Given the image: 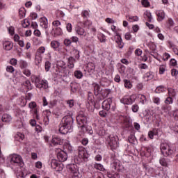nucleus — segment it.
Wrapping results in <instances>:
<instances>
[{"instance_id":"obj_1","label":"nucleus","mask_w":178,"mask_h":178,"mask_svg":"<svg viewBox=\"0 0 178 178\" xmlns=\"http://www.w3.org/2000/svg\"><path fill=\"white\" fill-rule=\"evenodd\" d=\"M73 123V118L72 115H67L63 118V124L59 127V131L61 134H67L72 131L73 127L72 124Z\"/></svg>"},{"instance_id":"obj_2","label":"nucleus","mask_w":178,"mask_h":178,"mask_svg":"<svg viewBox=\"0 0 178 178\" xmlns=\"http://www.w3.org/2000/svg\"><path fill=\"white\" fill-rule=\"evenodd\" d=\"M76 122L78 123V129L80 131L84 133L87 130V116L83 113H80L76 117Z\"/></svg>"},{"instance_id":"obj_3","label":"nucleus","mask_w":178,"mask_h":178,"mask_svg":"<svg viewBox=\"0 0 178 178\" xmlns=\"http://www.w3.org/2000/svg\"><path fill=\"white\" fill-rule=\"evenodd\" d=\"M31 81L35 83L37 88H43L44 90H47V88H48V81L41 79L38 76H32Z\"/></svg>"},{"instance_id":"obj_4","label":"nucleus","mask_w":178,"mask_h":178,"mask_svg":"<svg viewBox=\"0 0 178 178\" xmlns=\"http://www.w3.org/2000/svg\"><path fill=\"white\" fill-rule=\"evenodd\" d=\"M161 154H163L164 156H170V155H173L175 154L173 145L168 143H161Z\"/></svg>"},{"instance_id":"obj_5","label":"nucleus","mask_w":178,"mask_h":178,"mask_svg":"<svg viewBox=\"0 0 178 178\" xmlns=\"http://www.w3.org/2000/svg\"><path fill=\"white\" fill-rule=\"evenodd\" d=\"M90 155L86 148L79 146L78 147V163H81V162H87L88 161Z\"/></svg>"},{"instance_id":"obj_6","label":"nucleus","mask_w":178,"mask_h":178,"mask_svg":"<svg viewBox=\"0 0 178 178\" xmlns=\"http://www.w3.org/2000/svg\"><path fill=\"white\" fill-rule=\"evenodd\" d=\"M137 99V95L133 94L131 96L125 95L120 99L121 104L123 105H131Z\"/></svg>"},{"instance_id":"obj_7","label":"nucleus","mask_w":178,"mask_h":178,"mask_svg":"<svg viewBox=\"0 0 178 178\" xmlns=\"http://www.w3.org/2000/svg\"><path fill=\"white\" fill-rule=\"evenodd\" d=\"M67 170L71 173V176H80V171L77 164H69L67 165Z\"/></svg>"},{"instance_id":"obj_8","label":"nucleus","mask_w":178,"mask_h":178,"mask_svg":"<svg viewBox=\"0 0 178 178\" xmlns=\"http://www.w3.org/2000/svg\"><path fill=\"white\" fill-rule=\"evenodd\" d=\"M107 141L111 149H116V148L119 147V143H118V137H115L113 135L108 136Z\"/></svg>"},{"instance_id":"obj_9","label":"nucleus","mask_w":178,"mask_h":178,"mask_svg":"<svg viewBox=\"0 0 178 178\" xmlns=\"http://www.w3.org/2000/svg\"><path fill=\"white\" fill-rule=\"evenodd\" d=\"M15 116H17V118H19L21 120V126L24 124V122H23L24 119L29 120V118H27V111L24 110H17L15 112Z\"/></svg>"},{"instance_id":"obj_10","label":"nucleus","mask_w":178,"mask_h":178,"mask_svg":"<svg viewBox=\"0 0 178 178\" xmlns=\"http://www.w3.org/2000/svg\"><path fill=\"white\" fill-rule=\"evenodd\" d=\"M10 163L13 165H22L23 163V159L20 155L12 154L10 156Z\"/></svg>"},{"instance_id":"obj_11","label":"nucleus","mask_w":178,"mask_h":178,"mask_svg":"<svg viewBox=\"0 0 178 178\" xmlns=\"http://www.w3.org/2000/svg\"><path fill=\"white\" fill-rule=\"evenodd\" d=\"M21 90L24 92H27L29 90H33V85L31 84V82L29 80L25 81L21 85Z\"/></svg>"},{"instance_id":"obj_12","label":"nucleus","mask_w":178,"mask_h":178,"mask_svg":"<svg viewBox=\"0 0 178 178\" xmlns=\"http://www.w3.org/2000/svg\"><path fill=\"white\" fill-rule=\"evenodd\" d=\"M162 113L165 116H172L173 112H172V106L169 105H164L161 107Z\"/></svg>"},{"instance_id":"obj_13","label":"nucleus","mask_w":178,"mask_h":178,"mask_svg":"<svg viewBox=\"0 0 178 178\" xmlns=\"http://www.w3.org/2000/svg\"><path fill=\"white\" fill-rule=\"evenodd\" d=\"M57 158L60 162L67 161V153L63 150H60L57 154Z\"/></svg>"},{"instance_id":"obj_14","label":"nucleus","mask_w":178,"mask_h":178,"mask_svg":"<svg viewBox=\"0 0 178 178\" xmlns=\"http://www.w3.org/2000/svg\"><path fill=\"white\" fill-rule=\"evenodd\" d=\"M75 31L78 35H81L82 37H88V33H87L84 29L79 26L75 27Z\"/></svg>"},{"instance_id":"obj_15","label":"nucleus","mask_w":178,"mask_h":178,"mask_svg":"<svg viewBox=\"0 0 178 178\" xmlns=\"http://www.w3.org/2000/svg\"><path fill=\"white\" fill-rule=\"evenodd\" d=\"M93 88H94V94L95 95H99L101 94L102 95V88H101V86L97 83H93L92 84Z\"/></svg>"},{"instance_id":"obj_16","label":"nucleus","mask_w":178,"mask_h":178,"mask_svg":"<svg viewBox=\"0 0 178 178\" xmlns=\"http://www.w3.org/2000/svg\"><path fill=\"white\" fill-rule=\"evenodd\" d=\"M53 145H62L63 144V140L59 136H54L51 140Z\"/></svg>"},{"instance_id":"obj_17","label":"nucleus","mask_w":178,"mask_h":178,"mask_svg":"<svg viewBox=\"0 0 178 178\" xmlns=\"http://www.w3.org/2000/svg\"><path fill=\"white\" fill-rule=\"evenodd\" d=\"M51 33L54 37H59V35H62L63 34V31L60 27L53 28Z\"/></svg>"},{"instance_id":"obj_18","label":"nucleus","mask_w":178,"mask_h":178,"mask_svg":"<svg viewBox=\"0 0 178 178\" xmlns=\"http://www.w3.org/2000/svg\"><path fill=\"white\" fill-rule=\"evenodd\" d=\"M3 47L6 51H10V49L13 48V42L8 40H5L3 42Z\"/></svg>"},{"instance_id":"obj_19","label":"nucleus","mask_w":178,"mask_h":178,"mask_svg":"<svg viewBox=\"0 0 178 178\" xmlns=\"http://www.w3.org/2000/svg\"><path fill=\"white\" fill-rule=\"evenodd\" d=\"M40 26H42V29H44V30H47V29H48V19H47V17H41L40 19Z\"/></svg>"},{"instance_id":"obj_20","label":"nucleus","mask_w":178,"mask_h":178,"mask_svg":"<svg viewBox=\"0 0 178 178\" xmlns=\"http://www.w3.org/2000/svg\"><path fill=\"white\" fill-rule=\"evenodd\" d=\"M111 104H112V99H108L107 100H104L102 103L103 109L109 111V109H111Z\"/></svg>"},{"instance_id":"obj_21","label":"nucleus","mask_w":178,"mask_h":178,"mask_svg":"<svg viewBox=\"0 0 178 178\" xmlns=\"http://www.w3.org/2000/svg\"><path fill=\"white\" fill-rule=\"evenodd\" d=\"M12 115L8 113L3 114L1 117V120L2 122H4V123H10V122H12Z\"/></svg>"},{"instance_id":"obj_22","label":"nucleus","mask_w":178,"mask_h":178,"mask_svg":"<svg viewBox=\"0 0 178 178\" xmlns=\"http://www.w3.org/2000/svg\"><path fill=\"white\" fill-rule=\"evenodd\" d=\"M126 18L128 20V22H130V23H133L134 22H138V20H140V18L137 15H126Z\"/></svg>"},{"instance_id":"obj_23","label":"nucleus","mask_w":178,"mask_h":178,"mask_svg":"<svg viewBox=\"0 0 178 178\" xmlns=\"http://www.w3.org/2000/svg\"><path fill=\"white\" fill-rule=\"evenodd\" d=\"M51 47L54 51H58V48L60 47V42H59V41L53 40L51 42Z\"/></svg>"},{"instance_id":"obj_24","label":"nucleus","mask_w":178,"mask_h":178,"mask_svg":"<svg viewBox=\"0 0 178 178\" xmlns=\"http://www.w3.org/2000/svg\"><path fill=\"white\" fill-rule=\"evenodd\" d=\"M156 15L158 16V21L162 22L165 19V12L163 10L156 11Z\"/></svg>"},{"instance_id":"obj_25","label":"nucleus","mask_w":178,"mask_h":178,"mask_svg":"<svg viewBox=\"0 0 178 178\" xmlns=\"http://www.w3.org/2000/svg\"><path fill=\"white\" fill-rule=\"evenodd\" d=\"M74 62H76V59H74V57H70L68 58V67L70 69H73V67H74Z\"/></svg>"},{"instance_id":"obj_26","label":"nucleus","mask_w":178,"mask_h":178,"mask_svg":"<svg viewBox=\"0 0 178 178\" xmlns=\"http://www.w3.org/2000/svg\"><path fill=\"white\" fill-rule=\"evenodd\" d=\"M168 97H171L172 98H176L177 92L176 90L172 88H168Z\"/></svg>"},{"instance_id":"obj_27","label":"nucleus","mask_w":178,"mask_h":178,"mask_svg":"<svg viewBox=\"0 0 178 178\" xmlns=\"http://www.w3.org/2000/svg\"><path fill=\"white\" fill-rule=\"evenodd\" d=\"M15 138L16 141H19V142L23 141V140H24V134H23L22 133L18 132L15 136Z\"/></svg>"},{"instance_id":"obj_28","label":"nucleus","mask_w":178,"mask_h":178,"mask_svg":"<svg viewBox=\"0 0 178 178\" xmlns=\"http://www.w3.org/2000/svg\"><path fill=\"white\" fill-rule=\"evenodd\" d=\"M144 79L146 81H149V80H152V79H154V73H152V72H147L144 76Z\"/></svg>"},{"instance_id":"obj_29","label":"nucleus","mask_w":178,"mask_h":178,"mask_svg":"<svg viewBox=\"0 0 178 178\" xmlns=\"http://www.w3.org/2000/svg\"><path fill=\"white\" fill-rule=\"evenodd\" d=\"M137 98L139 99L140 104L143 105L147 103V97L144 95H137Z\"/></svg>"},{"instance_id":"obj_30","label":"nucleus","mask_w":178,"mask_h":178,"mask_svg":"<svg viewBox=\"0 0 178 178\" xmlns=\"http://www.w3.org/2000/svg\"><path fill=\"white\" fill-rule=\"evenodd\" d=\"M71 54L74 56V58H76V59H79V58H80V51L75 48L72 49Z\"/></svg>"},{"instance_id":"obj_31","label":"nucleus","mask_w":178,"mask_h":178,"mask_svg":"<svg viewBox=\"0 0 178 178\" xmlns=\"http://www.w3.org/2000/svg\"><path fill=\"white\" fill-rule=\"evenodd\" d=\"M98 40L100 42H106V36L102 33H99L97 35Z\"/></svg>"},{"instance_id":"obj_32","label":"nucleus","mask_w":178,"mask_h":178,"mask_svg":"<svg viewBox=\"0 0 178 178\" xmlns=\"http://www.w3.org/2000/svg\"><path fill=\"white\" fill-rule=\"evenodd\" d=\"M20 69H27L29 64L24 60H20L19 61Z\"/></svg>"},{"instance_id":"obj_33","label":"nucleus","mask_w":178,"mask_h":178,"mask_svg":"<svg viewBox=\"0 0 178 178\" xmlns=\"http://www.w3.org/2000/svg\"><path fill=\"white\" fill-rule=\"evenodd\" d=\"M166 72V64L160 65L159 67V74H163Z\"/></svg>"},{"instance_id":"obj_34","label":"nucleus","mask_w":178,"mask_h":178,"mask_svg":"<svg viewBox=\"0 0 178 178\" xmlns=\"http://www.w3.org/2000/svg\"><path fill=\"white\" fill-rule=\"evenodd\" d=\"M165 91H166V88L163 86H159L155 90V92L157 94H161V92H165Z\"/></svg>"},{"instance_id":"obj_35","label":"nucleus","mask_w":178,"mask_h":178,"mask_svg":"<svg viewBox=\"0 0 178 178\" xmlns=\"http://www.w3.org/2000/svg\"><path fill=\"white\" fill-rule=\"evenodd\" d=\"M145 19H147L149 22H152V15L151 14V12L146 11L144 13Z\"/></svg>"},{"instance_id":"obj_36","label":"nucleus","mask_w":178,"mask_h":178,"mask_svg":"<svg viewBox=\"0 0 178 178\" xmlns=\"http://www.w3.org/2000/svg\"><path fill=\"white\" fill-rule=\"evenodd\" d=\"M64 148L65 149H67L69 152H72L73 151V147L70 145V143L69 141H67L64 144Z\"/></svg>"},{"instance_id":"obj_37","label":"nucleus","mask_w":178,"mask_h":178,"mask_svg":"<svg viewBox=\"0 0 178 178\" xmlns=\"http://www.w3.org/2000/svg\"><path fill=\"white\" fill-rule=\"evenodd\" d=\"M42 62V56L40 55H36L35 57V63L37 66Z\"/></svg>"},{"instance_id":"obj_38","label":"nucleus","mask_w":178,"mask_h":178,"mask_svg":"<svg viewBox=\"0 0 178 178\" xmlns=\"http://www.w3.org/2000/svg\"><path fill=\"white\" fill-rule=\"evenodd\" d=\"M19 15L22 19L26 17V8H20L19 10Z\"/></svg>"},{"instance_id":"obj_39","label":"nucleus","mask_w":178,"mask_h":178,"mask_svg":"<svg viewBox=\"0 0 178 178\" xmlns=\"http://www.w3.org/2000/svg\"><path fill=\"white\" fill-rule=\"evenodd\" d=\"M124 83L125 88L130 89L133 87V84L131 83V82L129 80L124 79Z\"/></svg>"},{"instance_id":"obj_40","label":"nucleus","mask_w":178,"mask_h":178,"mask_svg":"<svg viewBox=\"0 0 178 178\" xmlns=\"http://www.w3.org/2000/svg\"><path fill=\"white\" fill-rule=\"evenodd\" d=\"M94 168L97 170H101L102 172H104V170H105V168H104V165H102L101 163H95L94 165Z\"/></svg>"},{"instance_id":"obj_41","label":"nucleus","mask_w":178,"mask_h":178,"mask_svg":"<svg viewBox=\"0 0 178 178\" xmlns=\"http://www.w3.org/2000/svg\"><path fill=\"white\" fill-rule=\"evenodd\" d=\"M173 97H171L170 96H168L165 100L164 101L165 104L167 105H172L173 104Z\"/></svg>"},{"instance_id":"obj_42","label":"nucleus","mask_w":178,"mask_h":178,"mask_svg":"<svg viewBox=\"0 0 178 178\" xmlns=\"http://www.w3.org/2000/svg\"><path fill=\"white\" fill-rule=\"evenodd\" d=\"M74 76L76 79H81L83 77V72L80 70H76L74 72Z\"/></svg>"},{"instance_id":"obj_43","label":"nucleus","mask_w":178,"mask_h":178,"mask_svg":"<svg viewBox=\"0 0 178 178\" xmlns=\"http://www.w3.org/2000/svg\"><path fill=\"white\" fill-rule=\"evenodd\" d=\"M59 165V163H58V161H56V159H52L51 161V166L52 168V169H55L56 168V167Z\"/></svg>"},{"instance_id":"obj_44","label":"nucleus","mask_w":178,"mask_h":178,"mask_svg":"<svg viewBox=\"0 0 178 178\" xmlns=\"http://www.w3.org/2000/svg\"><path fill=\"white\" fill-rule=\"evenodd\" d=\"M170 66H172L173 67H177V60L175 58H172L170 60Z\"/></svg>"},{"instance_id":"obj_45","label":"nucleus","mask_w":178,"mask_h":178,"mask_svg":"<svg viewBox=\"0 0 178 178\" xmlns=\"http://www.w3.org/2000/svg\"><path fill=\"white\" fill-rule=\"evenodd\" d=\"M148 47L150 49H152V51H156V45L155 44V43H154L152 42H149L148 43Z\"/></svg>"},{"instance_id":"obj_46","label":"nucleus","mask_w":178,"mask_h":178,"mask_svg":"<svg viewBox=\"0 0 178 178\" xmlns=\"http://www.w3.org/2000/svg\"><path fill=\"white\" fill-rule=\"evenodd\" d=\"M152 102L154 104H156V105H159L161 104V99L158 97H154L152 98Z\"/></svg>"},{"instance_id":"obj_47","label":"nucleus","mask_w":178,"mask_h":178,"mask_svg":"<svg viewBox=\"0 0 178 178\" xmlns=\"http://www.w3.org/2000/svg\"><path fill=\"white\" fill-rule=\"evenodd\" d=\"M54 170H56V172H62V170H63V164L60 163L58 164L56 168H54Z\"/></svg>"},{"instance_id":"obj_48","label":"nucleus","mask_w":178,"mask_h":178,"mask_svg":"<svg viewBox=\"0 0 178 178\" xmlns=\"http://www.w3.org/2000/svg\"><path fill=\"white\" fill-rule=\"evenodd\" d=\"M44 69L46 72H48L51 69V63L49 61H46L44 63Z\"/></svg>"},{"instance_id":"obj_49","label":"nucleus","mask_w":178,"mask_h":178,"mask_svg":"<svg viewBox=\"0 0 178 178\" xmlns=\"http://www.w3.org/2000/svg\"><path fill=\"white\" fill-rule=\"evenodd\" d=\"M131 109H132V111H133L134 113H136V112H138V110L140 109V107L138 106V104H134V105H132V106H131Z\"/></svg>"},{"instance_id":"obj_50","label":"nucleus","mask_w":178,"mask_h":178,"mask_svg":"<svg viewBox=\"0 0 178 178\" xmlns=\"http://www.w3.org/2000/svg\"><path fill=\"white\" fill-rule=\"evenodd\" d=\"M66 30L68 31V33H72V31L73 30V26L70 23H67L66 24Z\"/></svg>"},{"instance_id":"obj_51","label":"nucleus","mask_w":178,"mask_h":178,"mask_svg":"<svg viewBox=\"0 0 178 178\" xmlns=\"http://www.w3.org/2000/svg\"><path fill=\"white\" fill-rule=\"evenodd\" d=\"M23 74L26 76V77H30L31 76V71L30 70L24 69Z\"/></svg>"},{"instance_id":"obj_52","label":"nucleus","mask_w":178,"mask_h":178,"mask_svg":"<svg viewBox=\"0 0 178 178\" xmlns=\"http://www.w3.org/2000/svg\"><path fill=\"white\" fill-rule=\"evenodd\" d=\"M152 132H153V134L154 136H161V134H162V132L161 131V130L158 129H154L152 131Z\"/></svg>"},{"instance_id":"obj_53","label":"nucleus","mask_w":178,"mask_h":178,"mask_svg":"<svg viewBox=\"0 0 178 178\" xmlns=\"http://www.w3.org/2000/svg\"><path fill=\"white\" fill-rule=\"evenodd\" d=\"M6 71L8 73H13L15 72V67H13L12 65H8L6 67Z\"/></svg>"},{"instance_id":"obj_54","label":"nucleus","mask_w":178,"mask_h":178,"mask_svg":"<svg viewBox=\"0 0 178 178\" xmlns=\"http://www.w3.org/2000/svg\"><path fill=\"white\" fill-rule=\"evenodd\" d=\"M141 4L144 8H148V6H149V1H148V0H142Z\"/></svg>"},{"instance_id":"obj_55","label":"nucleus","mask_w":178,"mask_h":178,"mask_svg":"<svg viewBox=\"0 0 178 178\" xmlns=\"http://www.w3.org/2000/svg\"><path fill=\"white\" fill-rule=\"evenodd\" d=\"M170 59V54H169L168 53H164L163 54V60L164 61H166Z\"/></svg>"},{"instance_id":"obj_56","label":"nucleus","mask_w":178,"mask_h":178,"mask_svg":"<svg viewBox=\"0 0 178 178\" xmlns=\"http://www.w3.org/2000/svg\"><path fill=\"white\" fill-rule=\"evenodd\" d=\"M159 162L162 166H168V162H166V159H165L164 158L160 159Z\"/></svg>"},{"instance_id":"obj_57","label":"nucleus","mask_w":178,"mask_h":178,"mask_svg":"<svg viewBox=\"0 0 178 178\" xmlns=\"http://www.w3.org/2000/svg\"><path fill=\"white\" fill-rule=\"evenodd\" d=\"M115 38L116 44L118 42H120V41L123 40V39H122V36H120V35H119V33L115 34Z\"/></svg>"},{"instance_id":"obj_58","label":"nucleus","mask_w":178,"mask_h":178,"mask_svg":"<svg viewBox=\"0 0 178 178\" xmlns=\"http://www.w3.org/2000/svg\"><path fill=\"white\" fill-rule=\"evenodd\" d=\"M67 104L69 108H73V106H74V100L73 99L68 100L67 101Z\"/></svg>"},{"instance_id":"obj_59","label":"nucleus","mask_w":178,"mask_h":178,"mask_svg":"<svg viewBox=\"0 0 178 178\" xmlns=\"http://www.w3.org/2000/svg\"><path fill=\"white\" fill-rule=\"evenodd\" d=\"M8 30L10 35H13L15 34V28L13 26L8 27Z\"/></svg>"},{"instance_id":"obj_60","label":"nucleus","mask_w":178,"mask_h":178,"mask_svg":"<svg viewBox=\"0 0 178 178\" xmlns=\"http://www.w3.org/2000/svg\"><path fill=\"white\" fill-rule=\"evenodd\" d=\"M117 47L120 49H122L123 47H124V42H123V40H121L120 42H118Z\"/></svg>"},{"instance_id":"obj_61","label":"nucleus","mask_w":178,"mask_h":178,"mask_svg":"<svg viewBox=\"0 0 178 178\" xmlns=\"http://www.w3.org/2000/svg\"><path fill=\"white\" fill-rule=\"evenodd\" d=\"M52 24L54 27H59V26H61L62 23L59 22V20H55L52 22Z\"/></svg>"},{"instance_id":"obj_62","label":"nucleus","mask_w":178,"mask_h":178,"mask_svg":"<svg viewBox=\"0 0 178 178\" xmlns=\"http://www.w3.org/2000/svg\"><path fill=\"white\" fill-rule=\"evenodd\" d=\"M30 26V22H29V19H24V22L22 23V27H29Z\"/></svg>"},{"instance_id":"obj_63","label":"nucleus","mask_w":178,"mask_h":178,"mask_svg":"<svg viewBox=\"0 0 178 178\" xmlns=\"http://www.w3.org/2000/svg\"><path fill=\"white\" fill-rule=\"evenodd\" d=\"M138 67L141 70H145L148 69V65H147L145 63H142L138 65Z\"/></svg>"},{"instance_id":"obj_64","label":"nucleus","mask_w":178,"mask_h":178,"mask_svg":"<svg viewBox=\"0 0 178 178\" xmlns=\"http://www.w3.org/2000/svg\"><path fill=\"white\" fill-rule=\"evenodd\" d=\"M108 177L109 178H120V175L119 174H108Z\"/></svg>"}]
</instances>
